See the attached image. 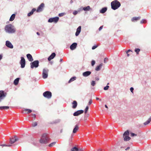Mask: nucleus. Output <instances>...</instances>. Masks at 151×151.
I'll use <instances>...</instances> for the list:
<instances>
[{
    "instance_id": "obj_59",
    "label": "nucleus",
    "mask_w": 151,
    "mask_h": 151,
    "mask_svg": "<svg viewBox=\"0 0 151 151\" xmlns=\"http://www.w3.org/2000/svg\"><path fill=\"white\" fill-rule=\"evenodd\" d=\"M96 99L97 100H99L100 101H101V99H100L98 97H96Z\"/></svg>"
},
{
    "instance_id": "obj_53",
    "label": "nucleus",
    "mask_w": 151,
    "mask_h": 151,
    "mask_svg": "<svg viewBox=\"0 0 151 151\" xmlns=\"http://www.w3.org/2000/svg\"><path fill=\"white\" fill-rule=\"evenodd\" d=\"M3 56L2 54H0V61L2 59Z\"/></svg>"
},
{
    "instance_id": "obj_34",
    "label": "nucleus",
    "mask_w": 151,
    "mask_h": 151,
    "mask_svg": "<svg viewBox=\"0 0 151 151\" xmlns=\"http://www.w3.org/2000/svg\"><path fill=\"white\" fill-rule=\"evenodd\" d=\"M60 119L55 120L52 123V124H56L60 122Z\"/></svg>"
},
{
    "instance_id": "obj_10",
    "label": "nucleus",
    "mask_w": 151,
    "mask_h": 151,
    "mask_svg": "<svg viewBox=\"0 0 151 151\" xmlns=\"http://www.w3.org/2000/svg\"><path fill=\"white\" fill-rule=\"evenodd\" d=\"M44 7V4L43 3L41 4L38 7L37 10L36 11L37 12H42Z\"/></svg>"
},
{
    "instance_id": "obj_5",
    "label": "nucleus",
    "mask_w": 151,
    "mask_h": 151,
    "mask_svg": "<svg viewBox=\"0 0 151 151\" xmlns=\"http://www.w3.org/2000/svg\"><path fill=\"white\" fill-rule=\"evenodd\" d=\"M49 70L47 68L43 69L42 73V78L44 79H46L47 78Z\"/></svg>"
},
{
    "instance_id": "obj_23",
    "label": "nucleus",
    "mask_w": 151,
    "mask_h": 151,
    "mask_svg": "<svg viewBox=\"0 0 151 151\" xmlns=\"http://www.w3.org/2000/svg\"><path fill=\"white\" fill-rule=\"evenodd\" d=\"M103 66V64L102 63L100 64L99 65L97 66L95 68V70L98 71L100 70L102 67Z\"/></svg>"
},
{
    "instance_id": "obj_57",
    "label": "nucleus",
    "mask_w": 151,
    "mask_h": 151,
    "mask_svg": "<svg viewBox=\"0 0 151 151\" xmlns=\"http://www.w3.org/2000/svg\"><path fill=\"white\" fill-rule=\"evenodd\" d=\"M12 146V145H10V144H9V145H6V147H11Z\"/></svg>"
},
{
    "instance_id": "obj_51",
    "label": "nucleus",
    "mask_w": 151,
    "mask_h": 151,
    "mask_svg": "<svg viewBox=\"0 0 151 151\" xmlns=\"http://www.w3.org/2000/svg\"><path fill=\"white\" fill-rule=\"evenodd\" d=\"M103 26H101L99 27V31H100L103 28Z\"/></svg>"
},
{
    "instance_id": "obj_64",
    "label": "nucleus",
    "mask_w": 151,
    "mask_h": 151,
    "mask_svg": "<svg viewBox=\"0 0 151 151\" xmlns=\"http://www.w3.org/2000/svg\"><path fill=\"white\" fill-rule=\"evenodd\" d=\"M78 150L80 151H82L83 150L82 149H78Z\"/></svg>"
},
{
    "instance_id": "obj_43",
    "label": "nucleus",
    "mask_w": 151,
    "mask_h": 151,
    "mask_svg": "<svg viewBox=\"0 0 151 151\" xmlns=\"http://www.w3.org/2000/svg\"><path fill=\"white\" fill-rule=\"evenodd\" d=\"M96 84L95 82L94 81H92L91 83V85L93 86H94Z\"/></svg>"
},
{
    "instance_id": "obj_47",
    "label": "nucleus",
    "mask_w": 151,
    "mask_h": 151,
    "mask_svg": "<svg viewBox=\"0 0 151 151\" xmlns=\"http://www.w3.org/2000/svg\"><path fill=\"white\" fill-rule=\"evenodd\" d=\"M78 13V11H74L73 12V14L74 15H76V14H77Z\"/></svg>"
},
{
    "instance_id": "obj_55",
    "label": "nucleus",
    "mask_w": 151,
    "mask_h": 151,
    "mask_svg": "<svg viewBox=\"0 0 151 151\" xmlns=\"http://www.w3.org/2000/svg\"><path fill=\"white\" fill-rule=\"evenodd\" d=\"M130 51H132L131 50H128L127 51H126V53L127 54V53H128V52H130Z\"/></svg>"
},
{
    "instance_id": "obj_50",
    "label": "nucleus",
    "mask_w": 151,
    "mask_h": 151,
    "mask_svg": "<svg viewBox=\"0 0 151 151\" xmlns=\"http://www.w3.org/2000/svg\"><path fill=\"white\" fill-rule=\"evenodd\" d=\"M108 60V58H105L104 59V63H107V62L106 61V60Z\"/></svg>"
},
{
    "instance_id": "obj_52",
    "label": "nucleus",
    "mask_w": 151,
    "mask_h": 151,
    "mask_svg": "<svg viewBox=\"0 0 151 151\" xmlns=\"http://www.w3.org/2000/svg\"><path fill=\"white\" fill-rule=\"evenodd\" d=\"M92 103V101L91 99L89 101L88 104L89 105H90Z\"/></svg>"
},
{
    "instance_id": "obj_8",
    "label": "nucleus",
    "mask_w": 151,
    "mask_h": 151,
    "mask_svg": "<svg viewBox=\"0 0 151 151\" xmlns=\"http://www.w3.org/2000/svg\"><path fill=\"white\" fill-rule=\"evenodd\" d=\"M59 20V17H56L49 19L48 20V22L50 23L54 22L55 23H56Z\"/></svg>"
},
{
    "instance_id": "obj_30",
    "label": "nucleus",
    "mask_w": 151,
    "mask_h": 151,
    "mask_svg": "<svg viewBox=\"0 0 151 151\" xmlns=\"http://www.w3.org/2000/svg\"><path fill=\"white\" fill-rule=\"evenodd\" d=\"M123 137L124 138V140L125 141H127L129 140L131 138L129 136H123Z\"/></svg>"
},
{
    "instance_id": "obj_15",
    "label": "nucleus",
    "mask_w": 151,
    "mask_h": 151,
    "mask_svg": "<svg viewBox=\"0 0 151 151\" xmlns=\"http://www.w3.org/2000/svg\"><path fill=\"white\" fill-rule=\"evenodd\" d=\"M81 26H79L76 29V31L75 33V35L77 36L79 35L80 33L81 30Z\"/></svg>"
},
{
    "instance_id": "obj_56",
    "label": "nucleus",
    "mask_w": 151,
    "mask_h": 151,
    "mask_svg": "<svg viewBox=\"0 0 151 151\" xmlns=\"http://www.w3.org/2000/svg\"><path fill=\"white\" fill-rule=\"evenodd\" d=\"M130 148V147H127L126 149H125V150H129V149Z\"/></svg>"
},
{
    "instance_id": "obj_62",
    "label": "nucleus",
    "mask_w": 151,
    "mask_h": 151,
    "mask_svg": "<svg viewBox=\"0 0 151 151\" xmlns=\"http://www.w3.org/2000/svg\"><path fill=\"white\" fill-rule=\"evenodd\" d=\"M105 106L106 108L108 109V107L106 105H105Z\"/></svg>"
},
{
    "instance_id": "obj_60",
    "label": "nucleus",
    "mask_w": 151,
    "mask_h": 151,
    "mask_svg": "<svg viewBox=\"0 0 151 151\" xmlns=\"http://www.w3.org/2000/svg\"><path fill=\"white\" fill-rule=\"evenodd\" d=\"M73 3V1L72 0H71L70 1V3L71 4Z\"/></svg>"
},
{
    "instance_id": "obj_1",
    "label": "nucleus",
    "mask_w": 151,
    "mask_h": 151,
    "mask_svg": "<svg viewBox=\"0 0 151 151\" xmlns=\"http://www.w3.org/2000/svg\"><path fill=\"white\" fill-rule=\"evenodd\" d=\"M4 30L6 33L9 34L14 33L16 31L14 26L11 24L6 25L5 26Z\"/></svg>"
},
{
    "instance_id": "obj_25",
    "label": "nucleus",
    "mask_w": 151,
    "mask_h": 151,
    "mask_svg": "<svg viewBox=\"0 0 151 151\" xmlns=\"http://www.w3.org/2000/svg\"><path fill=\"white\" fill-rule=\"evenodd\" d=\"M19 79L20 78H17L14 80V84L15 85H17L18 84Z\"/></svg>"
},
{
    "instance_id": "obj_46",
    "label": "nucleus",
    "mask_w": 151,
    "mask_h": 151,
    "mask_svg": "<svg viewBox=\"0 0 151 151\" xmlns=\"http://www.w3.org/2000/svg\"><path fill=\"white\" fill-rule=\"evenodd\" d=\"M98 46L96 45H95L92 47V50H94Z\"/></svg>"
},
{
    "instance_id": "obj_48",
    "label": "nucleus",
    "mask_w": 151,
    "mask_h": 151,
    "mask_svg": "<svg viewBox=\"0 0 151 151\" xmlns=\"http://www.w3.org/2000/svg\"><path fill=\"white\" fill-rule=\"evenodd\" d=\"M64 15V13H60L58 14V16L60 17L63 16Z\"/></svg>"
},
{
    "instance_id": "obj_63",
    "label": "nucleus",
    "mask_w": 151,
    "mask_h": 151,
    "mask_svg": "<svg viewBox=\"0 0 151 151\" xmlns=\"http://www.w3.org/2000/svg\"><path fill=\"white\" fill-rule=\"evenodd\" d=\"M62 61H63V59L62 58H60V62H61Z\"/></svg>"
},
{
    "instance_id": "obj_17",
    "label": "nucleus",
    "mask_w": 151,
    "mask_h": 151,
    "mask_svg": "<svg viewBox=\"0 0 151 151\" xmlns=\"http://www.w3.org/2000/svg\"><path fill=\"white\" fill-rule=\"evenodd\" d=\"M91 73V72L90 71H86L83 72V76L85 77H86L89 76Z\"/></svg>"
},
{
    "instance_id": "obj_33",
    "label": "nucleus",
    "mask_w": 151,
    "mask_h": 151,
    "mask_svg": "<svg viewBox=\"0 0 151 151\" xmlns=\"http://www.w3.org/2000/svg\"><path fill=\"white\" fill-rule=\"evenodd\" d=\"M78 149L76 147H74L71 149V151H78Z\"/></svg>"
},
{
    "instance_id": "obj_35",
    "label": "nucleus",
    "mask_w": 151,
    "mask_h": 151,
    "mask_svg": "<svg viewBox=\"0 0 151 151\" xmlns=\"http://www.w3.org/2000/svg\"><path fill=\"white\" fill-rule=\"evenodd\" d=\"M24 111H27V113H30L32 112V111L31 109H24Z\"/></svg>"
},
{
    "instance_id": "obj_11",
    "label": "nucleus",
    "mask_w": 151,
    "mask_h": 151,
    "mask_svg": "<svg viewBox=\"0 0 151 151\" xmlns=\"http://www.w3.org/2000/svg\"><path fill=\"white\" fill-rule=\"evenodd\" d=\"M5 45L7 47L11 49L13 48V45L9 41L7 40L6 41Z\"/></svg>"
},
{
    "instance_id": "obj_39",
    "label": "nucleus",
    "mask_w": 151,
    "mask_h": 151,
    "mask_svg": "<svg viewBox=\"0 0 151 151\" xmlns=\"http://www.w3.org/2000/svg\"><path fill=\"white\" fill-rule=\"evenodd\" d=\"M109 88V86L108 85H107L106 86L104 87V89L105 90H107Z\"/></svg>"
},
{
    "instance_id": "obj_16",
    "label": "nucleus",
    "mask_w": 151,
    "mask_h": 151,
    "mask_svg": "<svg viewBox=\"0 0 151 151\" xmlns=\"http://www.w3.org/2000/svg\"><path fill=\"white\" fill-rule=\"evenodd\" d=\"M56 55V54L55 52H53L48 58V60L50 61L52 59H53Z\"/></svg>"
},
{
    "instance_id": "obj_6",
    "label": "nucleus",
    "mask_w": 151,
    "mask_h": 151,
    "mask_svg": "<svg viewBox=\"0 0 151 151\" xmlns=\"http://www.w3.org/2000/svg\"><path fill=\"white\" fill-rule=\"evenodd\" d=\"M43 95L44 97L47 99H50L52 97V94L51 92L47 91L43 93Z\"/></svg>"
},
{
    "instance_id": "obj_7",
    "label": "nucleus",
    "mask_w": 151,
    "mask_h": 151,
    "mask_svg": "<svg viewBox=\"0 0 151 151\" xmlns=\"http://www.w3.org/2000/svg\"><path fill=\"white\" fill-rule=\"evenodd\" d=\"M7 93L6 92H4L3 91H0V102L4 99Z\"/></svg>"
},
{
    "instance_id": "obj_27",
    "label": "nucleus",
    "mask_w": 151,
    "mask_h": 151,
    "mask_svg": "<svg viewBox=\"0 0 151 151\" xmlns=\"http://www.w3.org/2000/svg\"><path fill=\"white\" fill-rule=\"evenodd\" d=\"M151 121V117H150L146 122L144 123V124L145 125H146L148 124Z\"/></svg>"
},
{
    "instance_id": "obj_58",
    "label": "nucleus",
    "mask_w": 151,
    "mask_h": 151,
    "mask_svg": "<svg viewBox=\"0 0 151 151\" xmlns=\"http://www.w3.org/2000/svg\"><path fill=\"white\" fill-rule=\"evenodd\" d=\"M96 80L97 81H98L99 80V77H96Z\"/></svg>"
},
{
    "instance_id": "obj_49",
    "label": "nucleus",
    "mask_w": 151,
    "mask_h": 151,
    "mask_svg": "<svg viewBox=\"0 0 151 151\" xmlns=\"http://www.w3.org/2000/svg\"><path fill=\"white\" fill-rule=\"evenodd\" d=\"M130 91L132 93H133V91L134 90V88L133 87H131L130 89Z\"/></svg>"
},
{
    "instance_id": "obj_36",
    "label": "nucleus",
    "mask_w": 151,
    "mask_h": 151,
    "mask_svg": "<svg viewBox=\"0 0 151 151\" xmlns=\"http://www.w3.org/2000/svg\"><path fill=\"white\" fill-rule=\"evenodd\" d=\"M56 143V142H53L49 145V146L50 147H52L53 145H55Z\"/></svg>"
},
{
    "instance_id": "obj_45",
    "label": "nucleus",
    "mask_w": 151,
    "mask_h": 151,
    "mask_svg": "<svg viewBox=\"0 0 151 151\" xmlns=\"http://www.w3.org/2000/svg\"><path fill=\"white\" fill-rule=\"evenodd\" d=\"M32 117L34 119V120H35L36 118V115L35 114H32Z\"/></svg>"
},
{
    "instance_id": "obj_31",
    "label": "nucleus",
    "mask_w": 151,
    "mask_h": 151,
    "mask_svg": "<svg viewBox=\"0 0 151 151\" xmlns=\"http://www.w3.org/2000/svg\"><path fill=\"white\" fill-rule=\"evenodd\" d=\"M9 108V107L8 106H0V109H7Z\"/></svg>"
},
{
    "instance_id": "obj_9",
    "label": "nucleus",
    "mask_w": 151,
    "mask_h": 151,
    "mask_svg": "<svg viewBox=\"0 0 151 151\" xmlns=\"http://www.w3.org/2000/svg\"><path fill=\"white\" fill-rule=\"evenodd\" d=\"M20 64L21 65V68H23L25 67L26 64V62L25 60L23 57H22L21 58Z\"/></svg>"
},
{
    "instance_id": "obj_44",
    "label": "nucleus",
    "mask_w": 151,
    "mask_h": 151,
    "mask_svg": "<svg viewBox=\"0 0 151 151\" xmlns=\"http://www.w3.org/2000/svg\"><path fill=\"white\" fill-rule=\"evenodd\" d=\"M137 134H134V133H131V136L132 137H134V136H137Z\"/></svg>"
},
{
    "instance_id": "obj_26",
    "label": "nucleus",
    "mask_w": 151,
    "mask_h": 151,
    "mask_svg": "<svg viewBox=\"0 0 151 151\" xmlns=\"http://www.w3.org/2000/svg\"><path fill=\"white\" fill-rule=\"evenodd\" d=\"M91 8L89 6H85L83 8V10L85 11H88L90 10Z\"/></svg>"
},
{
    "instance_id": "obj_19",
    "label": "nucleus",
    "mask_w": 151,
    "mask_h": 151,
    "mask_svg": "<svg viewBox=\"0 0 151 151\" xmlns=\"http://www.w3.org/2000/svg\"><path fill=\"white\" fill-rule=\"evenodd\" d=\"M107 7H103L100 10V13L101 14H104L107 11Z\"/></svg>"
},
{
    "instance_id": "obj_20",
    "label": "nucleus",
    "mask_w": 151,
    "mask_h": 151,
    "mask_svg": "<svg viewBox=\"0 0 151 151\" xmlns=\"http://www.w3.org/2000/svg\"><path fill=\"white\" fill-rule=\"evenodd\" d=\"M79 129V127L77 125H76L73 131V133H75Z\"/></svg>"
},
{
    "instance_id": "obj_40",
    "label": "nucleus",
    "mask_w": 151,
    "mask_h": 151,
    "mask_svg": "<svg viewBox=\"0 0 151 151\" xmlns=\"http://www.w3.org/2000/svg\"><path fill=\"white\" fill-rule=\"evenodd\" d=\"M88 106H86L85 109V114H86V113L87 112V111H88Z\"/></svg>"
},
{
    "instance_id": "obj_2",
    "label": "nucleus",
    "mask_w": 151,
    "mask_h": 151,
    "mask_svg": "<svg viewBox=\"0 0 151 151\" xmlns=\"http://www.w3.org/2000/svg\"><path fill=\"white\" fill-rule=\"evenodd\" d=\"M120 6V2L117 0H114L111 3V8L114 10L117 9Z\"/></svg>"
},
{
    "instance_id": "obj_54",
    "label": "nucleus",
    "mask_w": 151,
    "mask_h": 151,
    "mask_svg": "<svg viewBox=\"0 0 151 151\" xmlns=\"http://www.w3.org/2000/svg\"><path fill=\"white\" fill-rule=\"evenodd\" d=\"M0 145L1 146H2V147H4V146H6V144H1V145Z\"/></svg>"
},
{
    "instance_id": "obj_13",
    "label": "nucleus",
    "mask_w": 151,
    "mask_h": 151,
    "mask_svg": "<svg viewBox=\"0 0 151 151\" xmlns=\"http://www.w3.org/2000/svg\"><path fill=\"white\" fill-rule=\"evenodd\" d=\"M18 140V138L15 136L14 138H12L10 139V144H12L15 143Z\"/></svg>"
},
{
    "instance_id": "obj_24",
    "label": "nucleus",
    "mask_w": 151,
    "mask_h": 151,
    "mask_svg": "<svg viewBox=\"0 0 151 151\" xmlns=\"http://www.w3.org/2000/svg\"><path fill=\"white\" fill-rule=\"evenodd\" d=\"M73 104L72 108L73 109H75L77 106V103L76 101H74L72 103Z\"/></svg>"
},
{
    "instance_id": "obj_4",
    "label": "nucleus",
    "mask_w": 151,
    "mask_h": 151,
    "mask_svg": "<svg viewBox=\"0 0 151 151\" xmlns=\"http://www.w3.org/2000/svg\"><path fill=\"white\" fill-rule=\"evenodd\" d=\"M39 62L38 60H36L31 62L30 63L31 68L33 69L34 68H37L39 66Z\"/></svg>"
},
{
    "instance_id": "obj_37",
    "label": "nucleus",
    "mask_w": 151,
    "mask_h": 151,
    "mask_svg": "<svg viewBox=\"0 0 151 151\" xmlns=\"http://www.w3.org/2000/svg\"><path fill=\"white\" fill-rule=\"evenodd\" d=\"M140 51V49L139 48H136L135 50V52L137 54H139V52Z\"/></svg>"
},
{
    "instance_id": "obj_61",
    "label": "nucleus",
    "mask_w": 151,
    "mask_h": 151,
    "mask_svg": "<svg viewBox=\"0 0 151 151\" xmlns=\"http://www.w3.org/2000/svg\"><path fill=\"white\" fill-rule=\"evenodd\" d=\"M36 34L38 35L39 36L40 35V33L38 32H37Z\"/></svg>"
},
{
    "instance_id": "obj_32",
    "label": "nucleus",
    "mask_w": 151,
    "mask_h": 151,
    "mask_svg": "<svg viewBox=\"0 0 151 151\" xmlns=\"http://www.w3.org/2000/svg\"><path fill=\"white\" fill-rule=\"evenodd\" d=\"M129 131L128 130H127L123 134V136H129Z\"/></svg>"
},
{
    "instance_id": "obj_22",
    "label": "nucleus",
    "mask_w": 151,
    "mask_h": 151,
    "mask_svg": "<svg viewBox=\"0 0 151 151\" xmlns=\"http://www.w3.org/2000/svg\"><path fill=\"white\" fill-rule=\"evenodd\" d=\"M140 17H133L132 19V22H135L137 21V20L140 19Z\"/></svg>"
},
{
    "instance_id": "obj_38",
    "label": "nucleus",
    "mask_w": 151,
    "mask_h": 151,
    "mask_svg": "<svg viewBox=\"0 0 151 151\" xmlns=\"http://www.w3.org/2000/svg\"><path fill=\"white\" fill-rule=\"evenodd\" d=\"M37 122H33L32 123V126L33 127H35L37 126Z\"/></svg>"
},
{
    "instance_id": "obj_14",
    "label": "nucleus",
    "mask_w": 151,
    "mask_h": 151,
    "mask_svg": "<svg viewBox=\"0 0 151 151\" xmlns=\"http://www.w3.org/2000/svg\"><path fill=\"white\" fill-rule=\"evenodd\" d=\"M77 43L76 42L73 43L70 46V48L72 50H73L76 49L77 46Z\"/></svg>"
},
{
    "instance_id": "obj_12",
    "label": "nucleus",
    "mask_w": 151,
    "mask_h": 151,
    "mask_svg": "<svg viewBox=\"0 0 151 151\" xmlns=\"http://www.w3.org/2000/svg\"><path fill=\"white\" fill-rule=\"evenodd\" d=\"M83 112L84 111L83 110H78L75 112L73 113V115L74 116H79V115L83 113Z\"/></svg>"
},
{
    "instance_id": "obj_21",
    "label": "nucleus",
    "mask_w": 151,
    "mask_h": 151,
    "mask_svg": "<svg viewBox=\"0 0 151 151\" xmlns=\"http://www.w3.org/2000/svg\"><path fill=\"white\" fill-rule=\"evenodd\" d=\"M36 11V9L35 8H33L32 10L29 13L27 14V16L30 17L32 14H33L34 12Z\"/></svg>"
},
{
    "instance_id": "obj_42",
    "label": "nucleus",
    "mask_w": 151,
    "mask_h": 151,
    "mask_svg": "<svg viewBox=\"0 0 151 151\" xmlns=\"http://www.w3.org/2000/svg\"><path fill=\"white\" fill-rule=\"evenodd\" d=\"M95 63V61L94 60H92L91 61V64L92 66H93Z\"/></svg>"
},
{
    "instance_id": "obj_18",
    "label": "nucleus",
    "mask_w": 151,
    "mask_h": 151,
    "mask_svg": "<svg viewBox=\"0 0 151 151\" xmlns=\"http://www.w3.org/2000/svg\"><path fill=\"white\" fill-rule=\"evenodd\" d=\"M27 57L29 61L30 62H32L33 60V58L30 54H27Z\"/></svg>"
},
{
    "instance_id": "obj_29",
    "label": "nucleus",
    "mask_w": 151,
    "mask_h": 151,
    "mask_svg": "<svg viewBox=\"0 0 151 151\" xmlns=\"http://www.w3.org/2000/svg\"><path fill=\"white\" fill-rule=\"evenodd\" d=\"M76 79V77L75 76H73L70 78L68 81V83H70L72 82H73Z\"/></svg>"
},
{
    "instance_id": "obj_28",
    "label": "nucleus",
    "mask_w": 151,
    "mask_h": 151,
    "mask_svg": "<svg viewBox=\"0 0 151 151\" xmlns=\"http://www.w3.org/2000/svg\"><path fill=\"white\" fill-rule=\"evenodd\" d=\"M15 14H13L11 16L10 19L9 21H13L15 19Z\"/></svg>"
},
{
    "instance_id": "obj_3",
    "label": "nucleus",
    "mask_w": 151,
    "mask_h": 151,
    "mask_svg": "<svg viewBox=\"0 0 151 151\" xmlns=\"http://www.w3.org/2000/svg\"><path fill=\"white\" fill-rule=\"evenodd\" d=\"M49 140V138L47 134H43L40 140V142L42 144H46L48 143Z\"/></svg>"
},
{
    "instance_id": "obj_41",
    "label": "nucleus",
    "mask_w": 151,
    "mask_h": 151,
    "mask_svg": "<svg viewBox=\"0 0 151 151\" xmlns=\"http://www.w3.org/2000/svg\"><path fill=\"white\" fill-rule=\"evenodd\" d=\"M146 22V20L145 19H143L140 21V23H144Z\"/></svg>"
}]
</instances>
